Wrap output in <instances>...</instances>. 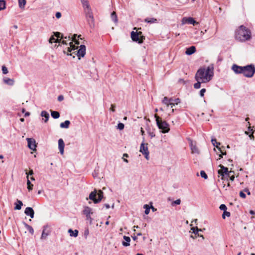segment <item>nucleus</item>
I'll return each mask as SVG.
<instances>
[{"label": "nucleus", "instance_id": "obj_52", "mask_svg": "<svg viewBox=\"0 0 255 255\" xmlns=\"http://www.w3.org/2000/svg\"><path fill=\"white\" fill-rule=\"evenodd\" d=\"M240 196L241 197H242L243 198H245L246 197V194L243 191H241L240 192Z\"/></svg>", "mask_w": 255, "mask_h": 255}, {"label": "nucleus", "instance_id": "obj_22", "mask_svg": "<svg viewBox=\"0 0 255 255\" xmlns=\"http://www.w3.org/2000/svg\"><path fill=\"white\" fill-rule=\"evenodd\" d=\"M124 239L125 241L123 242L122 244L125 247H128L129 246V242L130 241V239L129 237L124 236Z\"/></svg>", "mask_w": 255, "mask_h": 255}, {"label": "nucleus", "instance_id": "obj_46", "mask_svg": "<svg viewBox=\"0 0 255 255\" xmlns=\"http://www.w3.org/2000/svg\"><path fill=\"white\" fill-rule=\"evenodd\" d=\"M221 210L225 211L227 210V207L225 204H221L219 207Z\"/></svg>", "mask_w": 255, "mask_h": 255}, {"label": "nucleus", "instance_id": "obj_17", "mask_svg": "<svg viewBox=\"0 0 255 255\" xmlns=\"http://www.w3.org/2000/svg\"><path fill=\"white\" fill-rule=\"evenodd\" d=\"M65 147V144L63 141V140L62 138H60L58 140V148L60 151V153L61 154L64 153V149Z\"/></svg>", "mask_w": 255, "mask_h": 255}, {"label": "nucleus", "instance_id": "obj_49", "mask_svg": "<svg viewBox=\"0 0 255 255\" xmlns=\"http://www.w3.org/2000/svg\"><path fill=\"white\" fill-rule=\"evenodd\" d=\"M226 177H229L232 181H234L235 179L234 172L232 173L230 176H226Z\"/></svg>", "mask_w": 255, "mask_h": 255}, {"label": "nucleus", "instance_id": "obj_21", "mask_svg": "<svg viewBox=\"0 0 255 255\" xmlns=\"http://www.w3.org/2000/svg\"><path fill=\"white\" fill-rule=\"evenodd\" d=\"M41 116L44 118L45 119H44V122L45 123H46L49 118V114L48 112H47L46 111H42L41 113V114H40Z\"/></svg>", "mask_w": 255, "mask_h": 255}, {"label": "nucleus", "instance_id": "obj_61", "mask_svg": "<svg viewBox=\"0 0 255 255\" xmlns=\"http://www.w3.org/2000/svg\"><path fill=\"white\" fill-rule=\"evenodd\" d=\"M61 39H59V38H56L55 41H54V42H56V43H60L61 42Z\"/></svg>", "mask_w": 255, "mask_h": 255}, {"label": "nucleus", "instance_id": "obj_38", "mask_svg": "<svg viewBox=\"0 0 255 255\" xmlns=\"http://www.w3.org/2000/svg\"><path fill=\"white\" fill-rule=\"evenodd\" d=\"M248 124L249 125V127H248V131H245V134H249V133H251L252 132V131H254V129H253V128L251 127L250 126V123L249 122H248Z\"/></svg>", "mask_w": 255, "mask_h": 255}, {"label": "nucleus", "instance_id": "obj_30", "mask_svg": "<svg viewBox=\"0 0 255 255\" xmlns=\"http://www.w3.org/2000/svg\"><path fill=\"white\" fill-rule=\"evenodd\" d=\"M24 225L25 227V228H26V229L29 231V232L30 234H31L32 235H33V233H34V230H33V229L32 228V227L31 226H30V225H29L27 224H26V223H24Z\"/></svg>", "mask_w": 255, "mask_h": 255}, {"label": "nucleus", "instance_id": "obj_23", "mask_svg": "<svg viewBox=\"0 0 255 255\" xmlns=\"http://www.w3.org/2000/svg\"><path fill=\"white\" fill-rule=\"evenodd\" d=\"M80 0L83 4V6L84 8V10L91 8L89 4L88 1L87 0Z\"/></svg>", "mask_w": 255, "mask_h": 255}, {"label": "nucleus", "instance_id": "obj_24", "mask_svg": "<svg viewBox=\"0 0 255 255\" xmlns=\"http://www.w3.org/2000/svg\"><path fill=\"white\" fill-rule=\"evenodd\" d=\"M70 124V122L68 120H66L64 122L61 123L60 125V127L61 128H69Z\"/></svg>", "mask_w": 255, "mask_h": 255}, {"label": "nucleus", "instance_id": "obj_64", "mask_svg": "<svg viewBox=\"0 0 255 255\" xmlns=\"http://www.w3.org/2000/svg\"><path fill=\"white\" fill-rule=\"evenodd\" d=\"M178 82L179 83H184V81L183 79H180L179 80H178Z\"/></svg>", "mask_w": 255, "mask_h": 255}, {"label": "nucleus", "instance_id": "obj_12", "mask_svg": "<svg viewBox=\"0 0 255 255\" xmlns=\"http://www.w3.org/2000/svg\"><path fill=\"white\" fill-rule=\"evenodd\" d=\"M211 141H212L213 145L214 146H216V148L218 149L219 151L221 153L219 155V159L223 157L222 155L226 154V152H223L222 151L221 148L219 147V145H220V143L218 142L216 139H212Z\"/></svg>", "mask_w": 255, "mask_h": 255}, {"label": "nucleus", "instance_id": "obj_7", "mask_svg": "<svg viewBox=\"0 0 255 255\" xmlns=\"http://www.w3.org/2000/svg\"><path fill=\"white\" fill-rule=\"evenodd\" d=\"M87 22L90 27L93 28L95 26L94 18L91 9H88L84 10Z\"/></svg>", "mask_w": 255, "mask_h": 255}, {"label": "nucleus", "instance_id": "obj_62", "mask_svg": "<svg viewBox=\"0 0 255 255\" xmlns=\"http://www.w3.org/2000/svg\"><path fill=\"white\" fill-rule=\"evenodd\" d=\"M149 135L151 136V137H153L155 136V134H154L153 132H150Z\"/></svg>", "mask_w": 255, "mask_h": 255}, {"label": "nucleus", "instance_id": "obj_58", "mask_svg": "<svg viewBox=\"0 0 255 255\" xmlns=\"http://www.w3.org/2000/svg\"><path fill=\"white\" fill-rule=\"evenodd\" d=\"M89 235V230L87 229L84 232V236H85V238H86L87 236Z\"/></svg>", "mask_w": 255, "mask_h": 255}, {"label": "nucleus", "instance_id": "obj_45", "mask_svg": "<svg viewBox=\"0 0 255 255\" xmlns=\"http://www.w3.org/2000/svg\"><path fill=\"white\" fill-rule=\"evenodd\" d=\"M61 34L59 32H54V35L57 37V38H63L62 36H61Z\"/></svg>", "mask_w": 255, "mask_h": 255}, {"label": "nucleus", "instance_id": "obj_51", "mask_svg": "<svg viewBox=\"0 0 255 255\" xmlns=\"http://www.w3.org/2000/svg\"><path fill=\"white\" fill-rule=\"evenodd\" d=\"M192 229L193 230V232L195 235H197L198 234V235L199 236V234H198V232H199V229L198 228L195 229L194 228H193Z\"/></svg>", "mask_w": 255, "mask_h": 255}, {"label": "nucleus", "instance_id": "obj_53", "mask_svg": "<svg viewBox=\"0 0 255 255\" xmlns=\"http://www.w3.org/2000/svg\"><path fill=\"white\" fill-rule=\"evenodd\" d=\"M55 16L57 18H59L61 16V13L60 12H57L55 14Z\"/></svg>", "mask_w": 255, "mask_h": 255}, {"label": "nucleus", "instance_id": "obj_19", "mask_svg": "<svg viewBox=\"0 0 255 255\" xmlns=\"http://www.w3.org/2000/svg\"><path fill=\"white\" fill-rule=\"evenodd\" d=\"M196 51V47L194 46H192L189 48H187L186 49V50L185 51L186 54L188 55H190L194 53H195Z\"/></svg>", "mask_w": 255, "mask_h": 255}, {"label": "nucleus", "instance_id": "obj_28", "mask_svg": "<svg viewBox=\"0 0 255 255\" xmlns=\"http://www.w3.org/2000/svg\"><path fill=\"white\" fill-rule=\"evenodd\" d=\"M144 21L149 23H157V20L154 18H146L144 19Z\"/></svg>", "mask_w": 255, "mask_h": 255}, {"label": "nucleus", "instance_id": "obj_63", "mask_svg": "<svg viewBox=\"0 0 255 255\" xmlns=\"http://www.w3.org/2000/svg\"><path fill=\"white\" fill-rule=\"evenodd\" d=\"M140 132H141V133L142 135L144 134V131L143 130V129L142 128H140Z\"/></svg>", "mask_w": 255, "mask_h": 255}, {"label": "nucleus", "instance_id": "obj_3", "mask_svg": "<svg viewBox=\"0 0 255 255\" xmlns=\"http://www.w3.org/2000/svg\"><path fill=\"white\" fill-rule=\"evenodd\" d=\"M251 37V31L243 25L240 26L236 32V38L240 41H245Z\"/></svg>", "mask_w": 255, "mask_h": 255}, {"label": "nucleus", "instance_id": "obj_42", "mask_svg": "<svg viewBox=\"0 0 255 255\" xmlns=\"http://www.w3.org/2000/svg\"><path fill=\"white\" fill-rule=\"evenodd\" d=\"M171 101L175 105H178L179 103H180V100L179 98H176L175 99H172V101Z\"/></svg>", "mask_w": 255, "mask_h": 255}, {"label": "nucleus", "instance_id": "obj_9", "mask_svg": "<svg viewBox=\"0 0 255 255\" xmlns=\"http://www.w3.org/2000/svg\"><path fill=\"white\" fill-rule=\"evenodd\" d=\"M219 167H220V169L218 170V173L223 177L230 176L232 173H234V171H229L228 168L224 167L222 164L219 165Z\"/></svg>", "mask_w": 255, "mask_h": 255}, {"label": "nucleus", "instance_id": "obj_18", "mask_svg": "<svg viewBox=\"0 0 255 255\" xmlns=\"http://www.w3.org/2000/svg\"><path fill=\"white\" fill-rule=\"evenodd\" d=\"M84 214L86 215L87 219H91V218L90 217V214H92V209L89 207H86L85 208L84 211H83Z\"/></svg>", "mask_w": 255, "mask_h": 255}, {"label": "nucleus", "instance_id": "obj_60", "mask_svg": "<svg viewBox=\"0 0 255 255\" xmlns=\"http://www.w3.org/2000/svg\"><path fill=\"white\" fill-rule=\"evenodd\" d=\"M104 206L105 207L106 209H109L110 207V205L108 204H104Z\"/></svg>", "mask_w": 255, "mask_h": 255}, {"label": "nucleus", "instance_id": "obj_48", "mask_svg": "<svg viewBox=\"0 0 255 255\" xmlns=\"http://www.w3.org/2000/svg\"><path fill=\"white\" fill-rule=\"evenodd\" d=\"M206 92V89L203 88L200 91V95L201 97H203L204 96V93Z\"/></svg>", "mask_w": 255, "mask_h": 255}, {"label": "nucleus", "instance_id": "obj_40", "mask_svg": "<svg viewBox=\"0 0 255 255\" xmlns=\"http://www.w3.org/2000/svg\"><path fill=\"white\" fill-rule=\"evenodd\" d=\"M230 213L229 212H227L226 211V210L224 211V213L222 215V218L223 219H225V217L226 216H227V217H230Z\"/></svg>", "mask_w": 255, "mask_h": 255}, {"label": "nucleus", "instance_id": "obj_10", "mask_svg": "<svg viewBox=\"0 0 255 255\" xmlns=\"http://www.w3.org/2000/svg\"><path fill=\"white\" fill-rule=\"evenodd\" d=\"M140 152L145 156V158L147 159H149V151L148 150L147 144H145L142 142L140 147Z\"/></svg>", "mask_w": 255, "mask_h": 255}, {"label": "nucleus", "instance_id": "obj_8", "mask_svg": "<svg viewBox=\"0 0 255 255\" xmlns=\"http://www.w3.org/2000/svg\"><path fill=\"white\" fill-rule=\"evenodd\" d=\"M141 34V32L132 31L131 32V38L133 41L138 42V43H141L143 42V39H144V37Z\"/></svg>", "mask_w": 255, "mask_h": 255}, {"label": "nucleus", "instance_id": "obj_13", "mask_svg": "<svg viewBox=\"0 0 255 255\" xmlns=\"http://www.w3.org/2000/svg\"><path fill=\"white\" fill-rule=\"evenodd\" d=\"M28 147L33 151L36 150V145L35 140L33 138H27Z\"/></svg>", "mask_w": 255, "mask_h": 255}, {"label": "nucleus", "instance_id": "obj_11", "mask_svg": "<svg viewBox=\"0 0 255 255\" xmlns=\"http://www.w3.org/2000/svg\"><path fill=\"white\" fill-rule=\"evenodd\" d=\"M182 24L184 25L186 23L191 24L193 25H195L196 24H198V23L195 21L192 17H184L181 21Z\"/></svg>", "mask_w": 255, "mask_h": 255}, {"label": "nucleus", "instance_id": "obj_36", "mask_svg": "<svg viewBox=\"0 0 255 255\" xmlns=\"http://www.w3.org/2000/svg\"><path fill=\"white\" fill-rule=\"evenodd\" d=\"M5 8V2L3 0H0V10Z\"/></svg>", "mask_w": 255, "mask_h": 255}, {"label": "nucleus", "instance_id": "obj_37", "mask_svg": "<svg viewBox=\"0 0 255 255\" xmlns=\"http://www.w3.org/2000/svg\"><path fill=\"white\" fill-rule=\"evenodd\" d=\"M143 208L145 209V214L148 215L149 213L150 207L149 205L145 204L143 206Z\"/></svg>", "mask_w": 255, "mask_h": 255}, {"label": "nucleus", "instance_id": "obj_35", "mask_svg": "<svg viewBox=\"0 0 255 255\" xmlns=\"http://www.w3.org/2000/svg\"><path fill=\"white\" fill-rule=\"evenodd\" d=\"M196 81L197 82L194 84V88L197 89L201 87V84L203 83V82L199 81V80H196Z\"/></svg>", "mask_w": 255, "mask_h": 255}, {"label": "nucleus", "instance_id": "obj_56", "mask_svg": "<svg viewBox=\"0 0 255 255\" xmlns=\"http://www.w3.org/2000/svg\"><path fill=\"white\" fill-rule=\"evenodd\" d=\"M26 174H27V176H29V175H32L33 174V171L32 169H30L29 170V171L28 173H27V172H26Z\"/></svg>", "mask_w": 255, "mask_h": 255}, {"label": "nucleus", "instance_id": "obj_57", "mask_svg": "<svg viewBox=\"0 0 255 255\" xmlns=\"http://www.w3.org/2000/svg\"><path fill=\"white\" fill-rule=\"evenodd\" d=\"M115 106L114 105H111V110L114 112L115 111Z\"/></svg>", "mask_w": 255, "mask_h": 255}, {"label": "nucleus", "instance_id": "obj_25", "mask_svg": "<svg viewBox=\"0 0 255 255\" xmlns=\"http://www.w3.org/2000/svg\"><path fill=\"white\" fill-rule=\"evenodd\" d=\"M68 233L70 234V236L71 237H77L78 235V231L77 230H75L73 231L72 229L68 230Z\"/></svg>", "mask_w": 255, "mask_h": 255}, {"label": "nucleus", "instance_id": "obj_2", "mask_svg": "<svg viewBox=\"0 0 255 255\" xmlns=\"http://www.w3.org/2000/svg\"><path fill=\"white\" fill-rule=\"evenodd\" d=\"M70 47H67L63 51L65 54L66 53L68 55H72V54H75L77 55L79 59H80L81 57L84 56L86 54V46L84 45H81L80 49L75 51L77 48L73 45L72 42H70Z\"/></svg>", "mask_w": 255, "mask_h": 255}, {"label": "nucleus", "instance_id": "obj_27", "mask_svg": "<svg viewBox=\"0 0 255 255\" xmlns=\"http://www.w3.org/2000/svg\"><path fill=\"white\" fill-rule=\"evenodd\" d=\"M171 101H172V99H168L167 97H165L162 100V103L168 107L169 105H171L170 104Z\"/></svg>", "mask_w": 255, "mask_h": 255}, {"label": "nucleus", "instance_id": "obj_47", "mask_svg": "<svg viewBox=\"0 0 255 255\" xmlns=\"http://www.w3.org/2000/svg\"><path fill=\"white\" fill-rule=\"evenodd\" d=\"M54 35H52L51 36V37L49 39V42L50 43H52L53 42H54V41H55L56 38L54 36Z\"/></svg>", "mask_w": 255, "mask_h": 255}, {"label": "nucleus", "instance_id": "obj_54", "mask_svg": "<svg viewBox=\"0 0 255 255\" xmlns=\"http://www.w3.org/2000/svg\"><path fill=\"white\" fill-rule=\"evenodd\" d=\"M64 99V97L63 95H59L58 97V100L59 101V102H61L62 101H63Z\"/></svg>", "mask_w": 255, "mask_h": 255}, {"label": "nucleus", "instance_id": "obj_26", "mask_svg": "<svg viewBox=\"0 0 255 255\" xmlns=\"http://www.w3.org/2000/svg\"><path fill=\"white\" fill-rule=\"evenodd\" d=\"M15 206L14 207V210H20L21 208V206H22L23 204L22 202L19 200H17L16 203H15Z\"/></svg>", "mask_w": 255, "mask_h": 255}, {"label": "nucleus", "instance_id": "obj_32", "mask_svg": "<svg viewBox=\"0 0 255 255\" xmlns=\"http://www.w3.org/2000/svg\"><path fill=\"white\" fill-rule=\"evenodd\" d=\"M111 17L114 22L117 23L118 22V17L115 11L111 13Z\"/></svg>", "mask_w": 255, "mask_h": 255}, {"label": "nucleus", "instance_id": "obj_5", "mask_svg": "<svg viewBox=\"0 0 255 255\" xmlns=\"http://www.w3.org/2000/svg\"><path fill=\"white\" fill-rule=\"evenodd\" d=\"M103 198V192L102 190H100L97 192V190L95 189L93 191L91 192L89 195V198L93 201L95 204L99 203Z\"/></svg>", "mask_w": 255, "mask_h": 255}, {"label": "nucleus", "instance_id": "obj_59", "mask_svg": "<svg viewBox=\"0 0 255 255\" xmlns=\"http://www.w3.org/2000/svg\"><path fill=\"white\" fill-rule=\"evenodd\" d=\"M244 191L246 192L248 195H251V192H250L249 190L247 188L245 189L244 190Z\"/></svg>", "mask_w": 255, "mask_h": 255}, {"label": "nucleus", "instance_id": "obj_50", "mask_svg": "<svg viewBox=\"0 0 255 255\" xmlns=\"http://www.w3.org/2000/svg\"><path fill=\"white\" fill-rule=\"evenodd\" d=\"M253 133H254V131H252V132L251 133H250V134L249 133L248 134L251 140H254L255 139V136H254Z\"/></svg>", "mask_w": 255, "mask_h": 255}, {"label": "nucleus", "instance_id": "obj_14", "mask_svg": "<svg viewBox=\"0 0 255 255\" xmlns=\"http://www.w3.org/2000/svg\"><path fill=\"white\" fill-rule=\"evenodd\" d=\"M244 66H240L236 64H234L232 67V69L236 74H242L243 72Z\"/></svg>", "mask_w": 255, "mask_h": 255}, {"label": "nucleus", "instance_id": "obj_1", "mask_svg": "<svg viewBox=\"0 0 255 255\" xmlns=\"http://www.w3.org/2000/svg\"><path fill=\"white\" fill-rule=\"evenodd\" d=\"M214 76V67L212 65L209 66L207 68H201L196 72V80L203 82V83L209 82Z\"/></svg>", "mask_w": 255, "mask_h": 255}, {"label": "nucleus", "instance_id": "obj_15", "mask_svg": "<svg viewBox=\"0 0 255 255\" xmlns=\"http://www.w3.org/2000/svg\"><path fill=\"white\" fill-rule=\"evenodd\" d=\"M50 231L47 229V226H44L40 238L41 240H45L50 234Z\"/></svg>", "mask_w": 255, "mask_h": 255}, {"label": "nucleus", "instance_id": "obj_41", "mask_svg": "<svg viewBox=\"0 0 255 255\" xmlns=\"http://www.w3.org/2000/svg\"><path fill=\"white\" fill-rule=\"evenodd\" d=\"M124 124L122 123H120L118 124V127H117V128L118 129H119L120 130H122L124 128Z\"/></svg>", "mask_w": 255, "mask_h": 255}, {"label": "nucleus", "instance_id": "obj_4", "mask_svg": "<svg viewBox=\"0 0 255 255\" xmlns=\"http://www.w3.org/2000/svg\"><path fill=\"white\" fill-rule=\"evenodd\" d=\"M156 119V124L158 128L161 129L162 133H167L170 130L169 124L164 121H162L161 119L157 115H154Z\"/></svg>", "mask_w": 255, "mask_h": 255}, {"label": "nucleus", "instance_id": "obj_39", "mask_svg": "<svg viewBox=\"0 0 255 255\" xmlns=\"http://www.w3.org/2000/svg\"><path fill=\"white\" fill-rule=\"evenodd\" d=\"M200 175L202 178H204L205 179H207L208 178V176L207 174L203 170L201 171Z\"/></svg>", "mask_w": 255, "mask_h": 255}, {"label": "nucleus", "instance_id": "obj_33", "mask_svg": "<svg viewBox=\"0 0 255 255\" xmlns=\"http://www.w3.org/2000/svg\"><path fill=\"white\" fill-rule=\"evenodd\" d=\"M51 116L54 119H58L60 117V114L57 111H51Z\"/></svg>", "mask_w": 255, "mask_h": 255}, {"label": "nucleus", "instance_id": "obj_34", "mask_svg": "<svg viewBox=\"0 0 255 255\" xmlns=\"http://www.w3.org/2000/svg\"><path fill=\"white\" fill-rule=\"evenodd\" d=\"M26 4V0H18V5L20 8L23 9Z\"/></svg>", "mask_w": 255, "mask_h": 255}, {"label": "nucleus", "instance_id": "obj_6", "mask_svg": "<svg viewBox=\"0 0 255 255\" xmlns=\"http://www.w3.org/2000/svg\"><path fill=\"white\" fill-rule=\"evenodd\" d=\"M255 73V66L253 64H250L244 66L243 72L242 74L246 77L252 78Z\"/></svg>", "mask_w": 255, "mask_h": 255}, {"label": "nucleus", "instance_id": "obj_20", "mask_svg": "<svg viewBox=\"0 0 255 255\" xmlns=\"http://www.w3.org/2000/svg\"><path fill=\"white\" fill-rule=\"evenodd\" d=\"M190 148L192 153H199V150L195 145H194L192 141L190 143Z\"/></svg>", "mask_w": 255, "mask_h": 255}, {"label": "nucleus", "instance_id": "obj_31", "mask_svg": "<svg viewBox=\"0 0 255 255\" xmlns=\"http://www.w3.org/2000/svg\"><path fill=\"white\" fill-rule=\"evenodd\" d=\"M27 189L29 191H31L33 189V184L31 183L30 180H29V177L27 176Z\"/></svg>", "mask_w": 255, "mask_h": 255}, {"label": "nucleus", "instance_id": "obj_16", "mask_svg": "<svg viewBox=\"0 0 255 255\" xmlns=\"http://www.w3.org/2000/svg\"><path fill=\"white\" fill-rule=\"evenodd\" d=\"M24 213L30 217L31 218H34V212L31 207H27L25 208Z\"/></svg>", "mask_w": 255, "mask_h": 255}, {"label": "nucleus", "instance_id": "obj_43", "mask_svg": "<svg viewBox=\"0 0 255 255\" xmlns=\"http://www.w3.org/2000/svg\"><path fill=\"white\" fill-rule=\"evenodd\" d=\"M180 203H181V200H180V199H178L173 201L172 203V205L174 206L175 205H179V204H180Z\"/></svg>", "mask_w": 255, "mask_h": 255}, {"label": "nucleus", "instance_id": "obj_44", "mask_svg": "<svg viewBox=\"0 0 255 255\" xmlns=\"http://www.w3.org/2000/svg\"><path fill=\"white\" fill-rule=\"evenodd\" d=\"M2 71L4 74H6L8 73V70L5 66H2Z\"/></svg>", "mask_w": 255, "mask_h": 255}, {"label": "nucleus", "instance_id": "obj_29", "mask_svg": "<svg viewBox=\"0 0 255 255\" xmlns=\"http://www.w3.org/2000/svg\"><path fill=\"white\" fill-rule=\"evenodd\" d=\"M4 82L8 85L12 86L14 84V81L12 79L6 78L4 79Z\"/></svg>", "mask_w": 255, "mask_h": 255}, {"label": "nucleus", "instance_id": "obj_55", "mask_svg": "<svg viewBox=\"0 0 255 255\" xmlns=\"http://www.w3.org/2000/svg\"><path fill=\"white\" fill-rule=\"evenodd\" d=\"M77 35L76 34H74L73 35L72 37V40L73 41L76 42L77 41Z\"/></svg>", "mask_w": 255, "mask_h": 255}]
</instances>
